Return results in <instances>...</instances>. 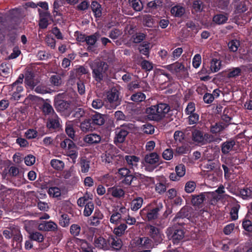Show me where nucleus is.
<instances>
[{
  "label": "nucleus",
  "mask_w": 252,
  "mask_h": 252,
  "mask_svg": "<svg viewBox=\"0 0 252 252\" xmlns=\"http://www.w3.org/2000/svg\"><path fill=\"white\" fill-rule=\"evenodd\" d=\"M108 242L109 243V248L111 247L114 250L117 251L121 249L122 241L119 237L116 235H111L108 239Z\"/></svg>",
  "instance_id": "obj_27"
},
{
  "label": "nucleus",
  "mask_w": 252,
  "mask_h": 252,
  "mask_svg": "<svg viewBox=\"0 0 252 252\" xmlns=\"http://www.w3.org/2000/svg\"><path fill=\"white\" fill-rule=\"evenodd\" d=\"M113 159V156L110 154V152L105 151L100 155V159L103 163H110L112 162Z\"/></svg>",
  "instance_id": "obj_47"
},
{
  "label": "nucleus",
  "mask_w": 252,
  "mask_h": 252,
  "mask_svg": "<svg viewBox=\"0 0 252 252\" xmlns=\"http://www.w3.org/2000/svg\"><path fill=\"white\" fill-rule=\"evenodd\" d=\"M248 10L246 2L244 0H240L236 4L235 13L236 14L243 13Z\"/></svg>",
  "instance_id": "obj_41"
},
{
  "label": "nucleus",
  "mask_w": 252,
  "mask_h": 252,
  "mask_svg": "<svg viewBox=\"0 0 252 252\" xmlns=\"http://www.w3.org/2000/svg\"><path fill=\"white\" fill-rule=\"evenodd\" d=\"M81 227L77 224H73L70 226V233L73 236H79L80 231Z\"/></svg>",
  "instance_id": "obj_60"
},
{
  "label": "nucleus",
  "mask_w": 252,
  "mask_h": 252,
  "mask_svg": "<svg viewBox=\"0 0 252 252\" xmlns=\"http://www.w3.org/2000/svg\"><path fill=\"white\" fill-rule=\"evenodd\" d=\"M186 167L183 163L177 165L175 166V173H171L169 179L172 181L179 180L182 177L186 174Z\"/></svg>",
  "instance_id": "obj_16"
},
{
  "label": "nucleus",
  "mask_w": 252,
  "mask_h": 252,
  "mask_svg": "<svg viewBox=\"0 0 252 252\" xmlns=\"http://www.w3.org/2000/svg\"><path fill=\"white\" fill-rule=\"evenodd\" d=\"M39 229L45 231H55L58 229L57 224L52 221H43L38 225Z\"/></svg>",
  "instance_id": "obj_22"
},
{
  "label": "nucleus",
  "mask_w": 252,
  "mask_h": 252,
  "mask_svg": "<svg viewBox=\"0 0 252 252\" xmlns=\"http://www.w3.org/2000/svg\"><path fill=\"white\" fill-rule=\"evenodd\" d=\"M143 199L141 197H138L133 199L131 202V210L132 211H137L142 206Z\"/></svg>",
  "instance_id": "obj_44"
},
{
  "label": "nucleus",
  "mask_w": 252,
  "mask_h": 252,
  "mask_svg": "<svg viewBox=\"0 0 252 252\" xmlns=\"http://www.w3.org/2000/svg\"><path fill=\"white\" fill-rule=\"evenodd\" d=\"M120 92L116 88L114 87L108 91L107 94V100L110 102L112 108H116L121 104V98L119 97Z\"/></svg>",
  "instance_id": "obj_11"
},
{
  "label": "nucleus",
  "mask_w": 252,
  "mask_h": 252,
  "mask_svg": "<svg viewBox=\"0 0 252 252\" xmlns=\"http://www.w3.org/2000/svg\"><path fill=\"white\" fill-rule=\"evenodd\" d=\"M224 129V127L220 123H216L211 125L210 127V131L213 133H217L221 131Z\"/></svg>",
  "instance_id": "obj_61"
},
{
  "label": "nucleus",
  "mask_w": 252,
  "mask_h": 252,
  "mask_svg": "<svg viewBox=\"0 0 252 252\" xmlns=\"http://www.w3.org/2000/svg\"><path fill=\"white\" fill-rule=\"evenodd\" d=\"M146 96L145 94L141 92H138L134 94L131 96V100L135 102H141L145 100Z\"/></svg>",
  "instance_id": "obj_51"
},
{
  "label": "nucleus",
  "mask_w": 252,
  "mask_h": 252,
  "mask_svg": "<svg viewBox=\"0 0 252 252\" xmlns=\"http://www.w3.org/2000/svg\"><path fill=\"white\" fill-rule=\"evenodd\" d=\"M170 109L169 104L160 102L146 108L145 112L151 120L159 121L165 117L166 114L169 112Z\"/></svg>",
  "instance_id": "obj_1"
},
{
  "label": "nucleus",
  "mask_w": 252,
  "mask_h": 252,
  "mask_svg": "<svg viewBox=\"0 0 252 252\" xmlns=\"http://www.w3.org/2000/svg\"><path fill=\"white\" fill-rule=\"evenodd\" d=\"M228 15L227 14H218L214 15L213 17V22L218 25L226 23L228 20Z\"/></svg>",
  "instance_id": "obj_34"
},
{
  "label": "nucleus",
  "mask_w": 252,
  "mask_h": 252,
  "mask_svg": "<svg viewBox=\"0 0 252 252\" xmlns=\"http://www.w3.org/2000/svg\"><path fill=\"white\" fill-rule=\"evenodd\" d=\"M70 223L69 216L66 214H63L60 219L59 224L62 227H66Z\"/></svg>",
  "instance_id": "obj_55"
},
{
  "label": "nucleus",
  "mask_w": 252,
  "mask_h": 252,
  "mask_svg": "<svg viewBox=\"0 0 252 252\" xmlns=\"http://www.w3.org/2000/svg\"><path fill=\"white\" fill-rule=\"evenodd\" d=\"M163 206L162 203L154 205L148 206L141 210V218L145 221H153L159 217V213L162 211Z\"/></svg>",
  "instance_id": "obj_2"
},
{
  "label": "nucleus",
  "mask_w": 252,
  "mask_h": 252,
  "mask_svg": "<svg viewBox=\"0 0 252 252\" xmlns=\"http://www.w3.org/2000/svg\"><path fill=\"white\" fill-rule=\"evenodd\" d=\"M61 147L67 150V154L72 159H76L78 157L77 148L72 140L65 138L61 143Z\"/></svg>",
  "instance_id": "obj_9"
},
{
  "label": "nucleus",
  "mask_w": 252,
  "mask_h": 252,
  "mask_svg": "<svg viewBox=\"0 0 252 252\" xmlns=\"http://www.w3.org/2000/svg\"><path fill=\"white\" fill-rule=\"evenodd\" d=\"M56 110L62 116L68 117L73 110V104L71 100L56 98L54 104Z\"/></svg>",
  "instance_id": "obj_3"
},
{
  "label": "nucleus",
  "mask_w": 252,
  "mask_h": 252,
  "mask_svg": "<svg viewBox=\"0 0 252 252\" xmlns=\"http://www.w3.org/2000/svg\"><path fill=\"white\" fill-rule=\"evenodd\" d=\"M95 247L103 250H107L109 249V243L108 239L102 237H99L95 239Z\"/></svg>",
  "instance_id": "obj_30"
},
{
  "label": "nucleus",
  "mask_w": 252,
  "mask_h": 252,
  "mask_svg": "<svg viewBox=\"0 0 252 252\" xmlns=\"http://www.w3.org/2000/svg\"><path fill=\"white\" fill-rule=\"evenodd\" d=\"M174 139L177 144L182 143L185 139V133L181 131H176L174 133Z\"/></svg>",
  "instance_id": "obj_50"
},
{
  "label": "nucleus",
  "mask_w": 252,
  "mask_h": 252,
  "mask_svg": "<svg viewBox=\"0 0 252 252\" xmlns=\"http://www.w3.org/2000/svg\"><path fill=\"white\" fill-rule=\"evenodd\" d=\"M65 130L67 135L70 138L74 139L75 131L73 128V125L72 122L69 121L66 123Z\"/></svg>",
  "instance_id": "obj_43"
},
{
  "label": "nucleus",
  "mask_w": 252,
  "mask_h": 252,
  "mask_svg": "<svg viewBox=\"0 0 252 252\" xmlns=\"http://www.w3.org/2000/svg\"><path fill=\"white\" fill-rule=\"evenodd\" d=\"M145 171L152 172L162 163L159 155L156 152H152L145 155L143 162Z\"/></svg>",
  "instance_id": "obj_4"
},
{
  "label": "nucleus",
  "mask_w": 252,
  "mask_h": 252,
  "mask_svg": "<svg viewBox=\"0 0 252 252\" xmlns=\"http://www.w3.org/2000/svg\"><path fill=\"white\" fill-rule=\"evenodd\" d=\"M138 180L137 184L135 183L134 186L137 187L140 189H144L145 188L149 186L154 182V179L152 177H148L144 175L139 174L136 176Z\"/></svg>",
  "instance_id": "obj_15"
},
{
  "label": "nucleus",
  "mask_w": 252,
  "mask_h": 252,
  "mask_svg": "<svg viewBox=\"0 0 252 252\" xmlns=\"http://www.w3.org/2000/svg\"><path fill=\"white\" fill-rule=\"evenodd\" d=\"M236 142L234 139L227 140L221 144V151L223 155H227L231 150H233Z\"/></svg>",
  "instance_id": "obj_24"
},
{
  "label": "nucleus",
  "mask_w": 252,
  "mask_h": 252,
  "mask_svg": "<svg viewBox=\"0 0 252 252\" xmlns=\"http://www.w3.org/2000/svg\"><path fill=\"white\" fill-rule=\"evenodd\" d=\"M193 10L196 12H201L203 11L204 8V4H203L202 0H194L193 1L192 3Z\"/></svg>",
  "instance_id": "obj_46"
},
{
  "label": "nucleus",
  "mask_w": 252,
  "mask_h": 252,
  "mask_svg": "<svg viewBox=\"0 0 252 252\" xmlns=\"http://www.w3.org/2000/svg\"><path fill=\"white\" fill-rule=\"evenodd\" d=\"M30 239L38 242H42L44 240L43 235L38 232H33L30 235Z\"/></svg>",
  "instance_id": "obj_62"
},
{
  "label": "nucleus",
  "mask_w": 252,
  "mask_h": 252,
  "mask_svg": "<svg viewBox=\"0 0 252 252\" xmlns=\"http://www.w3.org/2000/svg\"><path fill=\"white\" fill-rule=\"evenodd\" d=\"M127 228L126 223H118V225L114 226L113 233L117 237H122L124 234L125 231Z\"/></svg>",
  "instance_id": "obj_31"
},
{
  "label": "nucleus",
  "mask_w": 252,
  "mask_h": 252,
  "mask_svg": "<svg viewBox=\"0 0 252 252\" xmlns=\"http://www.w3.org/2000/svg\"><path fill=\"white\" fill-rule=\"evenodd\" d=\"M74 35L77 41L86 43L88 45V51L94 52V34L87 36L77 31L75 32Z\"/></svg>",
  "instance_id": "obj_10"
},
{
  "label": "nucleus",
  "mask_w": 252,
  "mask_h": 252,
  "mask_svg": "<svg viewBox=\"0 0 252 252\" xmlns=\"http://www.w3.org/2000/svg\"><path fill=\"white\" fill-rule=\"evenodd\" d=\"M172 242L175 244H178L184 237V233L183 230L176 229L172 234Z\"/></svg>",
  "instance_id": "obj_35"
},
{
  "label": "nucleus",
  "mask_w": 252,
  "mask_h": 252,
  "mask_svg": "<svg viewBox=\"0 0 252 252\" xmlns=\"http://www.w3.org/2000/svg\"><path fill=\"white\" fill-rule=\"evenodd\" d=\"M143 24L149 28L157 27V18L150 14L145 15L143 16Z\"/></svg>",
  "instance_id": "obj_25"
},
{
  "label": "nucleus",
  "mask_w": 252,
  "mask_h": 252,
  "mask_svg": "<svg viewBox=\"0 0 252 252\" xmlns=\"http://www.w3.org/2000/svg\"><path fill=\"white\" fill-rule=\"evenodd\" d=\"M240 45V42L237 39H232L228 43L229 49L232 52H236L238 50V48Z\"/></svg>",
  "instance_id": "obj_54"
},
{
  "label": "nucleus",
  "mask_w": 252,
  "mask_h": 252,
  "mask_svg": "<svg viewBox=\"0 0 252 252\" xmlns=\"http://www.w3.org/2000/svg\"><path fill=\"white\" fill-rule=\"evenodd\" d=\"M10 65L2 63L0 65V75L4 77H7L10 73Z\"/></svg>",
  "instance_id": "obj_36"
},
{
  "label": "nucleus",
  "mask_w": 252,
  "mask_h": 252,
  "mask_svg": "<svg viewBox=\"0 0 252 252\" xmlns=\"http://www.w3.org/2000/svg\"><path fill=\"white\" fill-rule=\"evenodd\" d=\"M192 139L196 144L203 145V132L195 129L192 132Z\"/></svg>",
  "instance_id": "obj_29"
},
{
  "label": "nucleus",
  "mask_w": 252,
  "mask_h": 252,
  "mask_svg": "<svg viewBox=\"0 0 252 252\" xmlns=\"http://www.w3.org/2000/svg\"><path fill=\"white\" fill-rule=\"evenodd\" d=\"M13 246L15 248L19 249L22 246V236L21 234L20 230L18 227L16 229H14L13 231Z\"/></svg>",
  "instance_id": "obj_23"
},
{
  "label": "nucleus",
  "mask_w": 252,
  "mask_h": 252,
  "mask_svg": "<svg viewBox=\"0 0 252 252\" xmlns=\"http://www.w3.org/2000/svg\"><path fill=\"white\" fill-rule=\"evenodd\" d=\"M34 74L32 71H27L25 73V84L28 88L33 89L37 85V82L34 79Z\"/></svg>",
  "instance_id": "obj_20"
},
{
  "label": "nucleus",
  "mask_w": 252,
  "mask_h": 252,
  "mask_svg": "<svg viewBox=\"0 0 252 252\" xmlns=\"http://www.w3.org/2000/svg\"><path fill=\"white\" fill-rule=\"evenodd\" d=\"M60 119L57 114H54L47 120L46 127L51 132L59 131L61 125L60 124Z\"/></svg>",
  "instance_id": "obj_12"
},
{
  "label": "nucleus",
  "mask_w": 252,
  "mask_h": 252,
  "mask_svg": "<svg viewBox=\"0 0 252 252\" xmlns=\"http://www.w3.org/2000/svg\"><path fill=\"white\" fill-rule=\"evenodd\" d=\"M130 127L129 125H123L115 129L114 142L116 145L122 144L125 142L129 132Z\"/></svg>",
  "instance_id": "obj_8"
},
{
  "label": "nucleus",
  "mask_w": 252,
  "mask_h": 252,
  "mask_svg": "<svg viewBox=\"0 0 252 252\" xmlns=\"http://www.w3.org/2000/svg\"><path fill=\"white\" fill-rule=\"evenodd\" d=\"M111 194L115 198H121L125 195V191L121 188H113L111 189Z\"/></svg>",
  "instance_id": "obj_49"
},
{
  "label": "nucleus",
  "mask_w": 252,
  "mask_h": 252,
  "mask_svg": "<svg viewBox=\"0 0 252 252\" xmlns=\"http://www.w3.org/2000/svg\"><path fill=\"white\" fill-rule=\"evenodd\" d=\"M165 68L171 71L172 73H175L178 77L183 78L188 76V70L183 63L176 62L172 64L165 65Z\"/></svg>",
  "instance_id": "obj_6"
},
{
  "label": "nucleus",
  "mask_w": 252,
  "mask_h": 252,
  "mask_svg": "<svg viewBox=\"0 0 252 252\" xmlns=\"http://www.w3.org/2000/svg\"><path fill=\"white\" fill-rule=\"evenodd\" d=\"M146 34L143 33H138L134 34L132 36L133 42L136 43L141 42L145 39Z\"/></svg>",
  "instance_id": "obj_63"
},
{
  "label": "nucleus",
  "mask_w": 252,
  "mask_h": 252,
  "mask_svg": "<svg viewBox=\"0 0 252 252\" xmlns=\"http://www.w3.org/2000/svg\"><path fill=\"white\" fill-rule=\"evenodd\" d=\"M203 167L207 171H216L218 168H220L218 163L212 160H208L206 163L204 164Z\"/></svg>",
  "instance_id": "obj_39"
},
{
  "label": "nucleus",
  "mask_w": 252,
  "mask_h": 252,
  "mask_svg": "<svg viewBox=\"0 0 252 252\" xmlns=\"http://www.w3.org/2000/svg\"><path fill=\"white\" fill-rule=\"evenodd\" d=\"M133 243L135 246L142 249L152 248V241L148 237H136Z\"/></svg>",
  "instance_id": "obj_18"
},
{
  "label": "nucleus",
  "mask_w": 252,
  "mask_h": 252,
  "mask_svg": "<svg viewBox=\"0 0 252 252\" xmlns=\"http://www.w3.org/2000/svg\"><path fill=\"white\" fill-rule=\"evenodd\" d=\"M48 193L50 196L53 197H59L61 194L60 189L56 187L49 188Z\"/></svg>",
  "instance_id": "obj_56"
},
{
  "label": "nucleus",
  "mask_w": 252,
  "mask_h": 252,
  "mask_svg": "<svg viewBox=\"0 0 252 252\" xmlns=\"http://www.w3.org/2000/svg\"><path fill=\"white\" fill-rule=\"evenodd\" d=\"M94 115H92L91 118L85 119L83 122L81 123L80 128L84 132L92 131L94 129Z\"/></svg>",
  "instance_id": "obj_17"
},
{
  "label": "nucleus",
  "mask_w": 252,
  "mask_h": 252,
  "mask_svg": "<svg viewBox=\"0 0 252 252\" xmlns=\"http://www.w3.org/2000/svg\"><path fill=\"white\" fill-rule=\"evenodd\" d=\"M73 113L72 115V117L76 118V119H79L82 118L85 115V111L84 109L82 108H76L75 109H73Z\"/></svg>",
  "instance_id": "obj_58"
},
{
  "label": "nucleus",
  "mask_w": 252,
  "mask_h": 252,
  "mask_svg": "<svg viewBox=\"0 0 252 252\" xmlns=\"http://www.w3.org/2000/svg\"><path fill=\"white\" fill-rule=\"evenodd\" d=\"M140 65L141 68L146 71H150L153 69V63L147 60L142 61Z\"/></svg>",
  "instance_id": "obj_59"
},
{
  "label": "nucleus",
  "mask_w": 252,
  "mask_h": 252,
  "mask_svg": "<svg viewBox=\"0 0 252 252\" xmlns=\"http://www.w3.org/2000/svg\"><path fill=\"white\" fill-rule=\"evenodd\" d=\"M241 208V206L239 204H236L233 207L231 208L230 215V219L232 221H235L238 218V212Z\"/></svg>",
  "instance_id": "obj_40"
},
{
  "label": "nucleus",
  "mask_w": 252,
  "mask_h": 252,
  "mask_svg": "<svg viewBox=\"0 0 252 252\" xmlns=\"http://www.w3.org/2000/svg\"><path fill=\"white\" fill-rule=\"evenodd\" d=\"M196 188V184L193 181H189L186 183L185 186V190L188 193H191L194 191Z\"/></svg>",
  "instance_id": "obj_52"
},
{
  "label": "nucleus",
  "mask_w": 252,
  "mask_h": 252,
  "mask_svg": "<svg viewBox=\"0 0 252 252\" xmlns=\"http://www.w3.org/2000/svg\"><path fill=\"white\" fill-rule=\"evenodd\" d=\"M221 65V62L220 59L213 58L210 62V70L212 72H217L220 70Z\"/></svg>",
  "instance_id": "obj_37"
},
{
  "label": "nucleus",
  "mask_w": 252,
  "mask_h": 252,
  "mask_svg": "<svg viewBox=\"0 0 252 252\" xmlns=\"http://www.w3.org/2000/svg\"><path fill=\"white\" fill-rule=\"evenodd\" d=\"M106 115L95 112V125L101 126L104 125L105 121Z\"/></svg>",
  "instance_id": "obj_57"
},
{
  "label": "nucleus",
  "mask_w": 252,
  "mask_h": 252,
  "mask_svg": "<svg viewBox=\"0 0 252 252\" xmlns=\"http://www.w3.org/2000/svg\"><path fill=\"white\" fill-rule=\"evenodd\" d=\"M242 70L239 67H236V68H233L232 70L230 71L227 74V76L229 78H235L240 75Z\"/></svg>",
  "instance_id": "obj_64"
},
{
  "label": "nucleus",
  "mask_w": 252,
  "mask_h": 252,
  "mask_svg": "<svg viewBox=\"0 0 252 252\" xmlns=\"http://www.w3.org/2000/svg\"><path fill=\"white\" fill-rule=\"evenodd\" d=\"M42 111L45 115L51 116L56 114L51 104L47 102H44L42 106Z\"/></svg>",
  "instance_id": "obj_38"
},
{
  "label": "nucleus",
  "mask_w": 252,
  "mask_h": 252,
  "mask_svg": "<svg viewBox=\"0 0 252 252\" xmlns=\"http://www.w3.org/2000/svg\"><path fill=\"white\" fill-rule=\"evenodd\" d=\"M191 211V208L189 206H186L183 207L175 216L174 220L177 222L179 225H184L185 223L183 222H180V219L189 218L190 216V212Z\"/></svg>",
  "instance_id": "obj_14"
},
{
  "label": "nucleus",
  "mask_w": 252,
  "mask_h": 252,
  "mask_svg": "<svg viewBox=\"0 0 252 252\" xmlns=\"http://www.w3.org/2000/svg\"><path fill=\"white\" fill-rule=\"evenodd\" d=\"M118 174L121 180V182L126 186H130L131 183L135 185V182L137 180V177L134 175L129 169L126 167L119 168Z\"/></svg>",
  "instance_id": "obj_5"
},
{
  "label": "nucleus",
  "mask_w": 252,
  "mask_h": 252,
  "mask_svg": "<svg viewBox=\"0 0 252 252\" xmlns=\"http://www.w3.org/2000/svg\"><path fill=\"white\" fill-rule=\"evenodd\" d=\"M130 6L136 11H141L143 8V4L141 0H128Z\"/></svg>",
  "instance_id": "obj_42"
},
{
  "label": "nucleus",
  "mask_w": 252,
  "mask_h": 252,
  "mask_svg": "<svg viewBox=\"0 0 252 252\" xmlns=\"http://www.w3.org/2000/svg\"><path fill=\"white\" fill-rule=\"evenodd\" d=\"M149 235L155 243H160L162 241V234L158 227L150 225L149 226Z\"/></svg>",
  "instance_id": "obj_21"
},
{
  "label": "nucleus",
  "mask_w": 252,
  "mask_h": 252,
  "mask_svg": "<svg viewBox=\"0 0 252 252\" xmlns=\"http://www.w3.org/2000/svg\"><path fill=\"white\" fill-rule=\"evenodd\" d=\"M107 67L106 66L104 68V66L101 65L98 66L96 65L95 68V81L99 82L101 83V81H103L104 74H105V70L107 69Z\"/></svg>",
  "instance_id": "obj_33"
},
{
  "label": "nucleus",
  "mask_w": 252,
  "mask_h": 252,
  "mask_svg": "<svg viewBox=\"0 0 252 252\" xmlns=\"http://www.w3.org/2000/svg\"><path fill=\"white\" fill-rule=\"evenodd\" d=\"M124 159L129 168L133 169V170L138 169V164L140 160L139 157L133 155H127L124 157Z\"/></svg>",
  "instance_id": "obj_19"
},
{
  "label": "nucleus",
  "mask_w": 252,
  "mask_h": 252,
  "mask_svg": "<svg viewBox=\"0 0 252 252\" xmlns=\"http://www.w3.org/2000/svg\"><path fill=\"white\" fill-rule=\"evenodd\" d=\"M207 197L212 198L214 200H217V195L215 192H204L198 195H193L191 199V203L193 206H199L203 203L204 200Z\"/></svg>",
  "instance_id": "obj_13"
},
{
  "label": "nucleus",
  "mask_w": 252,
  "mask_h": 252,
  "mask_svg": "<svg viewBox=\"0 0 252 252\" xmlns=\"http://www.w3.org/2000/svg\"><path fill=\"white\" fill-rule=\"evenodd\" d=\"M242 225L245 230L252 233V222L250 220L245 218L242 220Z\"/></svg>",
  "instance_id": "obj_48"
},
{
  "label": "nucleus",
  "mask_w": 252,
  "mask_h": 252,
  "mask_svg": "<svg viewBox=\"0 0 252 252\" xmlns=\"http://www.w3.org/2000/svg\"><path fill=\"white\" fill-rule=\"evenodd\" d=\"M7 175L11 177L10 182L15 186L19 187L23 184L24 180L23 174L19 172V169L16 166H10Z\"/></svg>",
  "instance_id": "obj_7"
},
{
  "label": "nucleus",
  "mask_w": 252,
  "mask_h": 252,
  "mask_svg": "<svg viewBox=\"0 0 252 252\" xmlns=\"http://www.w3.org/2000/svg\"><path fill=\"white\" fill-rule=\"evenodd\" d=\"M50 164L51 166L57 170L61 171L64 167V162L60 160L53 159L51 160Z\"/></svg>",
  "instance_id": "obj_45"
},
{
  "label": "nucleus",
  "mask_w": 252,
  "mask_h": 252,
  "mask_svg": "<svg viewBox=\"0 0 252 252\" xmlns=\"http://www.w3.org/2000/svg\"><path fill=\"white\" fill-rule=\"evenodd\" d=\"M185 8L180 4H176L171 9V13L175 17H181L185 14Z\"/></svg>",
  "instance_id": "obj_32"
},
{
  "label": "nucleus",
  "mask_w": 252,
  "mask_h": 252,
  "mask_svg": "<svg viewBox=\"0 0 252 252\" xmlns=\"http://www.w3.org/2000/svg\"><path fill=\"white\" fill-rule=\"evenodd\" d=\"M237 194L244 199L252 198V187H244L238 190Z\"/></svg>",
  "instance_id": "obj_28"
},
{
  "label": "nucleus",
  "mask_w": 252,
  "mask_h": 252,
  "mask_svg": "<svg viewBox=\"0 0 252 252\" xmlns=\"http://www.w3.org/2000/svg\"><path fill=\"white\" fill-rule=\"evenodd\" d=\"M94 209V205L92 202H88L85 205L84 215L86 217L90 216L92 213Z\"/></svg>",
  "instance_id": "obj_53"
},
{
  "label": "nucleus",
  "mask_w": 252,
  "mask_h": 252,
  "mask_svg": "<svg viewBox=\"0 0 252 252\" xmlns=\"http://www.w3.org/2000/svg\"><path fill=\"white\" fill-rule=\"evenodd\" d=\"M94 215L92 216L90 219L88 220L86 226L88 230V233L89 234H87V239L89 241H92L93 239V237L94 235V228L92 227L94 225Z\"/></svg>",
  "instance_id": "obj_26"
}]
</instances>
